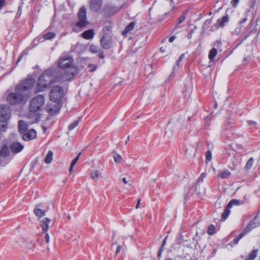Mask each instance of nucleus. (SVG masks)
<instances>
[{
	"label": "nucleus",
	"mask_w": 260,
	"mask_h": 260,
	"mask_svg": "<svg viewBox=\"0 0 260 260\" xmlns=\"http://www.w3.org/2000/svg\"><path fill=\"white\" fill-rule=\"evenodd\" d=\"M67 79L66 76H63L60 78L56 77L51 70H47L40 76L38 80L36 92L43 91L51 84Z\"/></svg>",
	"instance_id": "f257e3e1"
},
{
	"label": "nucleus",
	"mask_w": 260,
	"mask_h": 260,
	"mask_svg": "<svg viewBox=\"0 0 260 260\" xmlns=\"http://www.w3.org/2000/svg\"><path fill=\"white\" fill-rule=\"evenodd\" d=\"M7 102L11 105L21 104L24 100L25 95L21 91L20 86H16L12 91L6 93Z\"/></svg>",
	"instance_id": "f03ea898"
},
{
	"label": "nucleus",
	"mask_w": 260,
	"mask_h": 260,
	"mask_svg": "<svg viewBox=\"0 0 260 260\" xmlns=\"http://www.w3.org/2000/svg\"><path fill=\"white\" fill-rule=\"evenodd\" d=\"M45 102V98L42 95H38L32 99L29 105V111L32 113H35L39 111Z\"/></svg>",
	"instance_id": "7ed1b4c3"
},
{
	"label": "nucleus",
	"mask_w": 260,
	"mask_h": 260,
	"mask_svg": "<svg viewBox=\"0 0 260 260\" xmlns=\"http://www.w3.org/2000/svg\"><path fill=\"white\" fill-rule=\"evenodd\" d=\"M64 95L63 90L61 86H55L53 87L50 92V100L52 102L60 103L61 99Z\"/></svg>",
	"instance_id": "20e7f679"
},
{
	"label": "nucleus",
	"mask_w": 260,
	"mask_h": 260,
	"mask_svg": "<svg viewBox=\"0 0 260 260\" xmlns=\"http://www.w3.org/2000/svg\"><path fill=\"white\" fill-rule=\"evenodd\" d=\"M11 110L9 107L6 105L0 106V126L6 128L7 121L10 118Z\"/></svg>",
	"instance_id": "39448f33"
},
{
	"label": "nucleus",
	"mask_w": 260,
	"mask_h": 260,
	"mask_svg": "<svg viewBox=\"0 0 260 260\" xmlns=\"http://www.w3.org/2000/svg\"><path fill=\"white\" fill-rule=\"evenodd\" d=\"M77 16L78 20L76 23V27L81 28L85 27L88 24L86 18V8L85 6H82L80 8Z\"/></svg>",
	"instance_id": "423d86ee"
},
{
	"label": "nucleus",
	"mask_w": 260,
	"mask_h": 260,
	"mask_svg": "<svg viewBox=\"0 0 260 260\" xmlns=\"http://www.w3.org/2000/svg\"><path fill=\"white\" fill-rule=\"evenodd\" d=\"M74 59L69 56H60L58 59V67L62 69H71L74 67Z\"/></svg>",
	"instance_id": "0eeeda50"
},
{
	"label": "nucleus",
	"mask_w": 260,
	"mask_h": 260,
	"mask_svg": "<svg viewBox=\"0 0 260 260\" xmlns=\"http://www.w3.org/2000/svg\"><path fill=\"white\" fill-rule=\"evenodd\" d=\"M35 83L34 79H27L21 82L17 86H20L21 91L26 95V92L32 88Z\"/></svg>",
	"instance_id": "6e6552de"
},
{
	"label": "nucleus",
	"mask_w": 260,
	"mask_h": 260,
	"mask_svg": "<svg viewBox=\"0 0 260 260\" xmlns=\"http://www.w3.org/2000/svg\"><path fill=\"white\" fill-rule=\"evenodd\" d=\"M61 107V104L59 102H50L48 104L46 107L47 112L50 115H54L58 112Z\"/></svg>",
	"instance_id": "1a4fd4ad"
},
{
	"label": "nucleus",
	"mask_w": 260,
	"mask_h": 260,
	"mask_svg": "<svg viewBox=\"0 0 260 260\" xmlns=\"http://www.w3.org/2000/svg\"><path fill=\"white\" fill-rule=\"evenodd\" d=\"M101 45L105 49H109L112 44L111 37L108 34H105L103 36L101 39Z\"/></svg>",
	"instance_id": "9d476101"
},
{
	"label": "nucleus",
	"mask_w": 260,
	"mask_h": 260,
	"mask_svg": "<svg viewBox=\"0 0 260 260\" xmlns=\"http://www.w3.org/2000/svg\"><path fill=\"white\" fill-rule=\"evenodd\" d=\"M10 147L11 151L16 154L21 151L24 146L19 142H14L11 144Z\"/></svg>",
	"instance_id": "9b49d317"
},
{
	"label": "nucleus",
	"mask_w": 260,
	"mask_h": 260,
	"mask_svg": "<svg viewBox=\"0 0 260 260\" xmlns=\"http://www.w3.org/2000/svg\"><path fill=\"white\" fill-rule=\"evenodd\" d=\"M37 137V133L34 129H31L28 131H26L25 133L23 135L22 139L25 141H29L30 140L36 138Z\"/></svg>",
	"instance_id": "f8f14e48"
},
{
	"label": "nucleus",
	"mask_w": 260,
	"mask_h": 260,
	"mask_svg": "<svg viewBox=\"0 0 260 260\" xmlns=\"http://www.w3.org/2000/svg\"><path fill=\"white\" fill-rule=\"evenodd\" d=\"M229 21V18L227 16H223L221 19L217 20V22L212 27V30H214L218 28L219 27L223 26Z\"/></svg>",
	"instance_id": "ddd939ff"
},
{
	"label": "nucleus",
	"mask_w": 260,
	"mask_h": 260,
	"mask_svg": "<svg viewBox=\"0 0 260 260\" xmlns=\"http://www.w3.org/2000/svg\"><path fill=\"white\" fill-rule=\"evenodd\" d=\"M101 0H91L90 4V9L91 10L97 12L101 8L102 6Z\"/></svg>",
	"instance_id": "4468645a"
},
{
	"label": "nucleus",
	"mask_w": 260,
	"mask_h": 260,
	"mask_svg": "<svg viewBox=\"0 0 260 260\" xmlns=\"http://www.w3.org/2000/svg\"><path fill=\"white\" fill-rule=\"evenodd\" d=\"M40 225L42 228L43 231L44 233H46L49 229V223L50 222V219L48 218L45 217L40 220Z\"/></svg>",
	"instance_id": "2eb2a0df"
},
{
	"label": "nucleus",
	"mask_w": 260,
	"mask_h": 260,
	"mask_svg": "<svg viewBox=\"0 0 260 260\" xmlns=\"http://www.w3.org/2000/svg\"><path fill=\"white\" fill-rule=\"evenodd\" d=\"M118 10V8L112 5H108L104 8V11L108 16H111Z\"/></svg>",
	"instance_id": "dca6fc26"
},
{
	"label": "nucleus",
	"mask_w": 260,
	"mask_h": 260,
	"mask_svg": "<svg viewBox=\"0 0 260 260\" xmlns=\"http://www.w3.org/2000/svg\"><path fill=\"white\" fill-rule=\"evenodd\" d=\"M89 50L92 53H98V55L100 58L103 59L105 57L103 51L99 49L96 46L91 45L89 47Z\"/></svg>",
	"instance_id": "f3484780"
},
{
	"label": "nucleus",
	"mask_w": 260,
	"mask_h": 260,
	"mask_svg": "<svg viewBox=\"0 0 260 260\" xmlns=\"http://www.w3.org/2000/svg\"><path fill=\"white\" fill-rule=\"evenodd\" d=\"M34 213L38 217L39 220L41 219V218L46 215V211L41 209L39 205L35 207L34 210Z\"/></svg>",
	"instance_id": "a211bd4d"
},
{
	"label": "nucleus",
	"mask_w": 260,
	"mask_h": 260,
	"mask_svg": "<svg viewBox=\"0 0 260 260\" xmlns=\"http://www.w3.org/2000/svg\"><path fill=\"white\" fill-rule=\"evenodd\" d=\"M27 129V124L22 120H20L18 123V129L19 132L21 133H24L26 132Z\"/></svg>",
	"instance_id": "6ab92c4d"
},
{
	"label": "nucleus",
	"mask_w": 260,
	"mask_h": 260,
	"mask_svg": "<svg viewBox=\"0 0 260 260\" xmlns=\"http://www.w3.org/2000/svg\"><path fill=\"white\" fill-rule=\"evenodd\" d=\"M232 208L231 206H229V204H228L225 208L224 212L221 214V220L224 221L228 217H229L231 211L230 209Z\"/></svg>",
	"instance_id": "aec40b11"
},
{
	"label": "nucleus",
	"mask_w": 260,
	"mask_h": 260,
	"mask_svg": "<svg viewBox=\"0 0 260 260\" xmlns=\"http://www.w3.org/2000/svg\"><path fill=\"white\" fill-rule=\"evenodd\" d=\"M82 35L85 39H90L93 38L94 32L92 29H89L83 32Z\"/></svg>",
	"instance_id": "412c9836"
},
{
	"label": "nucleus",
	"mask_w": 260,
	"mask_h": 260,
	"mask_svg": "<svg viewBox=\"0 0 260 260\" xmlns=\"http://www.w3.org/2000/svg\"><path fill=\"white\" fill-rule=\"evenodd\" d=\"M145 44V39L143 36L140 37L136 41L135 45L138 47H141Z\"/></svg>",
	"instance_id": "4be33fe9"
},
{
	"label": "nucleus",
	"mask_w": 260,
	"mask_h": 260,
	"mask_svg": "<svg viewBox=\"0 0 260 260\" xmlns=\"http://www.w3.org/2000/svg\"><path fill=\"white\" fill-rule=\"evenodd\" d=\"M10 154V150L8 146L4 145L1 150L0 151V155L5 157L7 156Z\"/></svg>",
	"instance_id": "5701e85b"
},
{
	"label": "nucleus",
	"mask_w": 260,
	"mask_h": 260,
	"mask_svg": "<svg viewBox=\"0 0 260 260\" xmlns=\"http://www.w3.org/2000/svg\"><path fill=\"white\" fill-rule=\"evenodd\" d=\"M231 175V173L228 170L219 171L217 176L222 179L228 178Z\"/></svg>",
	"instance_id": "b1692460"
},
{
	"label": "nucleus",
	"mask_w": 260,
	"mask_h": 260,
	"mask_svg": "<svg viewBox=\"0 0 260 260\" xmlns=\"http://www.w3.org/2000/svg\"><path fill=\"white\" fill-rule=\"evenodd\" d=\"M184 54H182L179 56V58L178 59V60L176 61V64L173 67V72L170 75L169 78H171L173 76H174V72L176 70V69L178 68V67L179 66V63L182 61V59H183V58L184 57Z\"/></svg>",
	"instance_id": "393cba45"
},
{
	"label": "nucleus",
	"mask_w": 260,
	"mask_h": 260,
	"mask_svg": "<svg viewBox=\"0 0 260 260\" xmlns=\"http://www.w3.org/2000/svg\"><path fill=\"white\" fill-rule=\"evenodd\" d=\"M245 201L244 200H237V199H232L230 201V202L228 203L229 204V206H232L233 205H240L243 204L244 203Z\"/></svg>",
	"instance_id": "a878e982"
},
{
	"label": "nucleus",
	"mask_w": 260,
	"mask_h": 260,
	"mask_svg": "<svg viewBox=\"0 0 260 260\" xmlns=\"http://www.w3.org/2000/svg\"><path fill=\"white\" fill-rule=\"evenodd\" d=\"M135 26V23L134 22H131L124 29L122 32L123 35H126L132 30H133Z\"/></svg>",
	"instance_id": "bb28decb"
},
{
	"label": "nucleus",
	"mask_w": 260,
	"mask_h": 260,
	"mask_svg": "<svg viewBox=\"0 0 260 260\" xmlns=\"http://www.w3.org/2000/svg\"><path fill=\"white\" fill-rule=\"evenodd\" d=\"M255 225L254 223L250 222L249 223L246 227L243 230V231L241 232L242 233H244V235H245L247 233L250 232L252 229L254 228Z\"/></svg>",
	"instance_id": "cd10ccee"
},
{
	"label": "nucleus",
	"mask_w": 260,
	"mask_h": 260,
	"mask_svg": "<svg viewBox=\"0 0 260 260\" xmlns=\"http://www.w3.org/2000/svg\"><path fill=\"white\" fill-rule=\"evenodd\" d=\"M53 158V152L51 151H49L46 156L45 157L44 161L46 164H50Z\"/></svg>",
	"instance_id": "c85d7f7f"
},
{
	"label": "nucleus",
	"mask_w": 260,
	"mask_h": 260,
	"mask_svg": "<svg viewBox=\"0 0 260 260\" xmlns=\"http://www.w3.org/2000/svg\"><path fill=\"white\" fill-rule=\"evenodd\" d=\"M217 50L215 48H212L209 53V58L210 60H213L214 58L217 55Z\"/></svg>",
	"instance_id": "c756f323"
},
{
	"label": "nucleus",
	"mask_w": 260,
	"mask_h": 260,
	"mask_svg": "<svg viewBox=\"0 0 260 260\" xmlns=\"http://www.w3.org/2000/svg\"><path fill=\"white\" fill-rule=\"evenodd\" d=\"M257 250H253L249 254L248 257L245 260H254L257 256Z\"/></svg>",
	"instance_id": "7c9ffc66"
},
{
	"label": "nucleus",
	"mask_w": 260,
	"mask_h": 260,
	"mask_svg": "<svg viewBox=\"0 0 260 260\" xmlns=\"http://www.w3.org/2000/svg\"><path fill=\"white\" fill-rule=\"evenodd\" d=\"M55 36V33L53 32H49L44 35L43 38L45 40H51L54 38Z\"/></svg>",
	"instance_id": "2f4dec72"
},
{
	"label": "nucleus",
	"mask_w": 260,
	"mask_h": 260,
	"mask_svg": "<svg viewBox=\"0 0 260 260\" xmlns=\"http://www.w3.org/2000/svg\"><path fill=\"white\" fill-rule=\"evenodd\" d=\"M254 159L252 157H251L247 162L246 166L245 167V169L246 170H249L251 168L253 164Z\"/></svg>",
	"instance_id": "473e14b6"
},
{
	"label": "nucleus",
	"mask_w": 260,
	"mask_h": 260,
	"mask_svg": "<svg viewBox=\"0 0 260 260\" xmlns=\"http://www.w3.org/2000/svg\"><path fill=\"white\" fill-rule=\"evenodd\" d=\"M91 177L95 181L98 180L99 178V172L98 170L92 171L90 174Z\"/></svg>",
	"instance_id": "72a5a7b5"
},
{
	"label": "nucleus",
	"mask_w": 260,
	"mask_h": 260,
	"mask_svg": "<svg viewBox=\"0 0 260 260\" xmlns=\"http://www.w3.org/2000/svg\"><path fill=\"white\" fill-rule=\"evenodd\" d=\"M244 233H242V232L238 235V236L235 238L232 241V243L234 244H237L239 241L244 236Z\"/></svg>",
	"instance_id": "f704fd0d"
},
{
	"label": "nucleus",
	"mask_w": 260,
	"mask_h": 260,
	"mask_svg": "<svg viewBox=\"0 0 260 260\" xmlns=\"http://www.w3.org/2000/svg\"><path fill=\"white\" fill-rule=\"evenodd\" d=\"M185 19V16L184 15L182 14L180 16V17L178 19V20H177V23L176 25V26L175 27V28H177L179 27V24H180L181 23H182V22H183L184 21Z\"/></svg>",
	"instance_id": "c9c22d12"
},
{
	"label": "nucleus",
	"mask_w": 260,
	"mask_h": 260,
	"mask_svg": "<svg viewBox=\"0 0 260 260\" xmlns=\"http://www.w3.org/2000/svg\"><path fill=\"white\" fill-rule=\"evenodd\" d=\"M207 174L206 173H203L201 174L200 176L198 178V183L200 184L203 182L204 179L206 178Z\"/></svg>",
	"instance_id": "e433bc0d"
},
{
	"label": "nucleus",
	"mask_w": 260,
	"mask_h": 260,
	"mask_svg": "<svg viewBox=\"0 0 260 260\" xmlns=\"http://www.w3.org/2000/svg\"><path fill=\"white\" fill-rule=\"evenodd\" d=\"M114 161L116 163H120L121 162V160L122 159V157L121 155L118 154H114L113 155Z\"/></svg>",
	"instance_id": "4c0bfd02"
},
{
	"label": "nucleus",
	"mask_w": 260,
	"mask_h": 260,
	"mask_svg": "<svg viewBox=\"0 0 260 260\" xmlns=\"http://www.w3.org/2000/svg\"><path fill=\"white\" fill-rule=\"evenodd\" d=\"M79 123V120L75 121L74 122L71 123L68 127V128L70 131L74 129L75 127H76Z\"/></svg>",
	"instance_id": "58836bf2"
},
{
	"label": "nucleus",
	"mask_w": 260,
	"mask_h": 260,
	"mask_svg": "<svg viewBox=\"0 0 260 260\" xmlns=\"http://www.w3.org/2000/svg\"><path fill=\"white\" fill-rule=\"evenodd\" d=\"M212 158L211 152L210 151H208L206 153V161H210Z\"/></svg>",
	"instance_id": "ea45409f"
},
{
	"label": "nucleus",
	"mask_w": 260,
	"mask_h": 260,
	"mask_svg": "<svg viewBox=\"0 0 260 260\" xmlns=\"http://www.w3.org/2000/svg\"><path fill=\"white\" fill-rule=\"evenodd\" d=\"M215 227L213 225H210L208 228V234L209 235H212L214 233Z\"/></svg>",
	"instance_id": "a19ab883"
},
{
	"label": "nucleus",
	"mask_w": 260,
	"mask_h": 260,
	"mask_svg": "<svg viewBox=\"0 0 260 260\" xmlns=\"http://www.w3.org/2000/svg\"><path fill=\"white\" fill-rule=\"evenodd\" d=\"M211 22V20H207L204 24V26H203V28L204 29H207L209 25L210 24Z\"/></svg>",
	"instance_id": "79ce46f5"
},
{
	"label": "nucleus",
	"mask_w": 260,
	"mask_h": 260,
	"mask_svg": "<svg viewBox=\"0 0 260 260\" xmlns=\"http://www.w3.org/2000/svg\"><path fill=\"white\" fill-rule=\"evenodd\" d=\"M88 68L90 72H93L95 70L96 66L93 64H89Z\"/></svg>",
	"instance_id": "37998d69"
},
{
	"label": "nucleus",
	"mask_w": 260,
	"mask_h": 260,
	"mask_svg": "<svg viewBox=\"0 0 260 260\" xmlns=\"http://www.w3.org/2000/svg\"><path fill=\"white\" fill-rule=\"evenodd\" d=\"M249 125L256 126L257 125L256 122L252 120H249L247 122Z\"/></svg>",
	"instance_id": "c03bdc74"
},
{
	"label": "nucleus",
	"mask_w": 260,
	"mask_h": 260,
	"mask_svg": "<svg viewBox=\"0 0 260 260\" xmlns=\"http://www.w3.org/2000/svg\"><path fill=\"white\" fill-rule=\"evenodd\" d=\"M256 0H250L251 8H252V9L253 8V7L256 3Z\"/></svg>",
	"instance_id": "a18cd8bd"
},
{
	"label": "nucleus",
	"mask_w": 260,
	"mask_h": 260,
	"mask_svg": "<svg viewBox=\"0 0 260 260\" xmlns=\"http://www.w3.org/2000/svg\"><path fill=\"white\" fill-rule=\"evenodd\" d=\"M247 20V17H245L244 18H243L239 22V24L240 25H242V24L243 23H245L246 21Z\"/></svg>",
	"instance_id": "49530a36"
},
{
	"label": "nucleus",
	"mask_w": 260,
	"mask_h": 260,
	"mask_svg": "<svg viewBox=\"0 0 260 260\" xmlns=\"http://www.w3.org/2000/svg\"><path fill=\"white\" fill-rule=\"evenodd\" d=\"M121 247L120 245H118L116 248V254H117L121 250Z\"/></svg>",
	"instance_id": "de8ad7c7"
},
{
	"label": "nucleus",
	"mask_w": 260,
	"mask_h": 260,
	"mask_svg": "<svg viewBox=\"0 0 260 260\" xmlns=\"http://www.w3.org/2000/svg\"><path fill=\"white\" fill-rule=\"evenodd\" d=\"M45 241L47 243L49 242V235L48 233H47L45 235Z\"/></svg>",
	"instance_id": "09e8293b"
},
{
	"label": "nucleus",
	"mask_w": 260,
	"mask_h": 260,
	"mask_svg": "<svg viewBox=\"0 0 260 260\" xmlns=\"http://www.w3.org/2000/svg\"><path fill=\"white\" fill-rule=\"evenodd\" d=\"M162 253V252L158 250V253H157L158 260H160L161 256Z\"/></svg>",
	"instance_id": "8fccbe9b"
},
{
	"label": "nucleus",
	"mask_w": 260,
	"mask_h": 260,
	"mask_svg": "<svg viewBox=\"0 0 260 260\" xmlns=\"http://www.w3.org/2000/svg\"><path fill=\"white\" fill-rule=\"evenodd\" d=\"M122 181L123 183L125 184H128L129 182V181L127 180L126 178H123L122 179Z\"/></svg>",
	"instance_id": "3c124183"
},
{
	"label": "nucleus",
	"mask_w": 260,
	"mask_h": 260,
	"mask_svg": "<svg viewBox=\"0 0 260 260\" xmlns=\"http://www.w3.org/2000/svg\"><path fill=\"white\" fill-rule=\"evenodd\" d=\"M5 2V0H0V9L3 7Z\"/></svg>",
	"instance_id": "603ef678"
},
{
	"label": "nucleus",
	"mask_w": 260,
	"mask_h": 260,
	"mask_svg": "<svg viewBox=\"0 0 260 260\" xmlns=\"http://www.w3.org/2000/svg\"><path fill=\"white\" fill-rule=\"evenodd\" d=\"M140 202H141V200L140 199H139L138 200V202H137V204L136 205V209H138L139 207H140Z\"/></svg>",
	"instance_id": "864d4df0"
},
{
	"label": "nucleus",
	"mask_w": 260,
	"mask_h": 260,
	"mask_svg": "<svg viewBox=\"0 0 260 260\" xmlns=\"http://www.w3.org/2000/svg\"><path fill=\"white\" fill-rule=\"evenodd\" d=\"M81 154V152H80V153L78 154V155L77 156V157H75V158H74V160H75V161H76V162H77V161H78V160L79 159V157H80V156Z\"/></svg>",
	"instance_id": "5fc2aeb1"
},
{
	"label": "nucleus",
	"mask_w": 260,
	"mask_h": 260,
	"mask_svg": "<svg viewBox=\"0 0 260 260\" xmlns=\"http://www.w3.org/2000/svg\"><path fill=\"white\" fill-rule=\"evenodd\" d=\"M175 37H174V36H172V37H171L169 38V42H173V41L175 40Z\"/></svg>",
	"instance_id": "6e6d98bb"
},
{
	"label": "nucleus",
	"mask_w": 260,
	"mask_h": 260,
	"mask_svg": "<svg viewBox=\"0 0 260 260\" xmlns=\"http://www.w3.org/2000/svg\"><path fill=\"white\" fill-rule=\"evenodd\" d=\"M167 238H168V236H166V237H165V238L164 239V241H163V242H162V244H161V245H162L163 246H165V245H166V241H167Z\"/></svg>",
	"instance_id": "4d7b16f0"
},
{
	"label": "nucleus",
	"mask_w": 260,
	"mask_h": 260,
	"mask_svg": "<svg viewBox=\"0 0 260 260\" xmlns=\"http://www.w3.org/2000/svg\"><path fill=\"white\" fill-rule=\"evenodd\" d=\"M160 51L162 53H164L166 52V48H164V47H160Z\"/></svg>",
	"instance_id": "13d9d810"
},
{
	"label": "nucleus",
	"mask_w": 260,
	"mask_h": 260,
	"mask_svg": "<svg viewBox=\"0 0 260 260\" xmlns=\"http://www.w3.org/2000/svg\"><path fill=\"white\" fill-rule=\"evenodd\" d=\"M165 246H163L162 245H161L160 248H159V251H161V252H163L165 250V248H164Z\"/></svg>",
	"instance_id": "bf43d9fd"
},
{
	"label": "nucleus",
	"mask_w": 260,
	"mask_h": 260,
	"mask_svg": "<svg viewBox=\"0 0 260 260\" xmlns=\"http://www.w3.org/2000/svg\"><path fill=\"white\" fill-rule=\"evenodd\" d=\"M76 161H75V160H73L71 162V166H72V167H74V166L75 165V164H76Z\"/></svg>",
	"instance_id": "052dcab7"
},
{
	"label": "nucleus",
	"mask_w": 260,
	"mask_h": 260,
	"mask_svg": "<svg viewBox=\"0 0 260 260\" xmlns=\"http://www.w3.org/2000/svg\"><path fill=\"white\" fill-rule=\"evenodd\" d=\"M129 140V137L128 136L125 142V144L126 145Z\"/></svg>",
	"instance_id": "680f3d73"
},
{
	"label": "nucleus",
	"mask_w": 260,
	"mask_h": 260,
	"mask_svg": "<svg viewBox=\"0 0 260 260\" xmlns=\"http://www.w3.org/2000/svg\"><path fill=\"white\" fill-rule=\"evenodd\" d=\"M191 37H192V34H191V33H190V34H188V35H187V38H188V39H191Z\"/></svg>",
	"instance_id": "e2e57ef3"
},
{
	"label": "nucleus",
	"mask_w": 260,
	"mask_h": 260,
	"mask_svg": "<svg viewBox=\"0 0 260 260\" xmlns=\"http://www.w3.org/2000/svg\"><path fill=\"white\" fill-rule=\"evenodd\" d=\"M73 168H74V167H72V166H71L70 170H69L70 173H71L73 171Z\"/></svg>",
	"instance_id": "0e129e2a"
},
{
	"label": "nucleus",
	"mask_w": 260,
	"mask_h": 260,
	"mask_svg": "<svg viewBox=\"0 0 260 260\" xmlns=\"http://www.w3.org/2000/svg\"><path fill=\"white\" fill-rule=\"evenodd\" d=\"M22 58V56H21L20 57H19V58L18 59L17 61V63H18L21 60Z\"/></svg>",
	"instance_id": "69168bd1"
},
{
	"label": "nucleus",
	"mask_w": 260,
	"mask_h": 260,
	"mask_svg": "<svg viewBox=\"0 0 260 260\" xmlns=\"http://www.w3.org/2000/svg\"><path fill=\"white\" fill-rule=\"evenodd\" d=\"M233 1L235 4H237L238 3L239 0H233Z\"/></svg>",
	"instance_id": "338daca9"
},
{
	"label": "nucleus",
	"mask_w": 260,
	"mask_h": 260,
	"mask_svg": "<svg viewBox=\"0 0 260 260\" xmlns=\"http://www.w3.org/2000/svg\"><path fill=\"white\" fill-rule=\"evenodd\" d=\"M165 260H172V259L169 258L165 259Z\"/></svg>",
	"instance_id": "774afa93"
}]
</instances>
